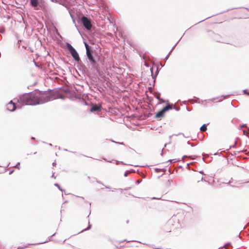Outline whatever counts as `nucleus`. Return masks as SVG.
Masks as SVG:
<instances>
[{
	"instance_id": "f257e3e1",
	"label": "nucleus",
	"mask_w": 249,
	"mask_h": 249,
	"mask_svg": "<svg viewBox=\"0 0 249 249\" xmlns=\"http://www.w3.org/2000/svg\"><path fill=\"white\" fill-rule=\"evenodd\" d=\"M53 99L51 94H37L36 91H32L20 95L17 102L22 105L35 106L47 103Z\"/></svg>"
},
{
	"instance_id": "f03ea898",
	"label": "nucleus",
	"mask_w": 249,
	"mask_h": 249,
	"mask_svg": "<svg viewBox=\"0 0 249 249\" xmlns=\"http://www.w3.org/2000/svg\"><path fill=\"white\" fill-rule=\"evenodd\" d=\"M86 55L90 63L92 69L94 71H99V66L98 61H100V56L94 54L93 51L89 50H87Z\"/></svg>"
},
{
	"instance_id": "7ed1b4c3",
	"label": "nucleus",
	"mask_w": 249,
	"mask_h": 249,
	"mask_svg": "<svg viewBox=\"0 0 249 249\" xmlns=\"http://www.w3.org/2000/svg\"><path fill=\"white\" fill-rule=\"evenodd\" d=\"M65 45L74 60L78 63H82L79 54L76 49L68 42H66Z\"/></svg>"
},
{
	"instance_id": "20e7f679",
	"label": "nucleus",
	"mask_w": 249,
	"mask_h": 249,
	"mask_svg": "<svg viewBox=\"0 0 249 249\" xmlns=\"http://www.w3.org/2000/svg\"><path fill=\"white\" fill-rule=\"evenodd\" d=\"M77 21L78 23H82L87 30H90L91 29L92 25L89 18L82 15L78 17Z\"/></svg>"
},
{
	"instance_id": "39448f33",
	"label": "nucleus",
	"mask_w": 249,
	"mask_h": 249,
	"mask_svg": "<svg viewBox=\"0 0 249 249\" xmlns=\"http://www.w3.org/2000/svg\"><path fill=\"white\" fill-rule=\"evenodd\" d=\"M173 109V107L169 104H167L160 111H158L155 115V118H160L164 116L165 113L169 110L170 109Z\"/></svg>"
},
{
	"instance_id": "423d86ee",
	"label": "nucleus",
	"mask_w": 249,
	"mask_h": 249,
	"mask_svg": "<svg viewBox=\"0 0 249 249\" xmlns=\"http://www.w3.org/2000/svg\"><path fill=\"white\" fill-rule=\"evenodd\" d=\"M16 108V104L12 100L7 105V109L10 111H14Z\"/></svg>"
},
{
	"instance_id": "0eeeda50",
	"label": "nucleus",
	"mask_w": 249,
	"mask_h": 249,
	"mask_svg": "<svg viewBox=\"0 0 249 249\" xmlns=\"http://www.w3.org/2000/svg\"><path fill=\"white\" fill-rule=\"evenodd\" d=\"M102 109V106L101 105H93L91 106L89 111L91 112H95V111H100Z\"/></svg>"
},
{
	"instance_id": "6e6552de",
	"label": "nucleus",
	"mask_w": 249,
	"mask_h": 249,
	"mask_svg": "<svg viewBox=\"0 0 249 249\" xmlns=\"http://www.w3.org/2000/svg\"><path fill=\"white\" fill-rule=\"evenodd\" d=\"M150 71L151 73L152 78L155 81L159 72L158 67H156V71L155 74L153 73V67L150 68Z\"/></svg>"
},
{
	"instance_id": "1a4fd4ad",
	"label": "nucleus",
	"mask_w": 249,
	"mask_h": 249,
	"mask_svg": "<svg viewBox=\"0 0 249 249\" xmlns=\"http://www.w3.org/2000/svg\"><path fill=\"white\" fill-rule=\"evenodd\" d=\"M30 5L31 6L36 8L39 5V1L38 0H29ZM35 9H36L35 8Z\"/></svg>"
},
{
	"instance_id": "9d476101",
	"label": "nucleus",
	"mask_w": 249,
	"mask_h": 249,
	"mask_svg": "<svg viewBox=\"0 0 249 249\" xmlns=\"http://www.w3.org/2000/svg\"><path fill=\"white\" fill-rule=\"evenodd\" d=\"M56 233H53V235H52L51 236H50L49 237V240H47L46 241H44V242H43L42 243H38V244H42V243H46V242H48L49 241H52V237L54 236L55 235ZM37 244H29V245H37Z\"/></svg>"
},
{
	"instance_id": "9b49d317",
	"label": "nucleus",
	"mask_w": 249,
	"mask_h": 249,
	"mask_svg": "<svg viewBox=\"0 0 249 249\" xmlns=\"http://www.w3.org/2000/svg\"><path fill=\"white\" fill-rule=\"evenodd\" d=\"M160 92L156 93L155 95V97L160 101H162V102H164L163 99L160 97Z\"/></svg>"
},
{
	"instance_id": "f8f14e48",
	"label": "nucleus",
	"mask_w": 249,
	"mask_h": 249,
	"mask_svg": "<svg viewBox=\"0 0 249 249\" xmlns=\"http://www.w3.org/2000/svg\"><path fill=\"white\" fill-rule=\"evenodd\" d=\"M211 32L213 33V34L214 35V36L213 37V39L215 40L216 42H221V41L218 39V38L219 37V35L215 34L213 32Z\"/></svg>"
},
{
	"instance_id": "ddd939ff",
	"label": "nucleus",
	"mask_w": 249,
	"mask_h": 249,
	"mask_svg": "<svg viewBox=\"0 0 249 249\" xmlns=\"http://www.w3.org/2000/svg\"><path fill=\"white\" fill-rule=\"evenodd\" d=\"M207 129V128L206 124H203L200 128V130L202 132H205Z\"/></svg>"
},
{
	"instance_id": "4468645a",
	"label": "nucleus",
	"mask_w": 249,
	"mask_h": 249,
	"mask_svg": "<svg viewBox=\"0 0 249 249\" xmlns=\"http://www.w3.org/2000/svg\"><path fill=\"white\" fill-rule=\"evenodd\" d=\"M84 43L86 49V53H87V50L93 51V50L91 49V47L89 46L87 43L85 42Z\"/></svg>"
},
{
	"instance_id": "2eb2a0df",
	"label": "nucleus",
	"mask_w": 249,
	"mask_h": 249,
	"mask_svg": "<svg viewBox=\"0 0 249 249\" xmlns=\"http://www.w3.org/2000/svg\"><path fill=\"white\" fill-rule=\"evenodd\" d=\"M91 225L89 223V221H88V226L87 228L85 229H83V230H82L81 231V232H83V231H88V230H89L91 229ZM80 233V232H79Z\"/></svg>"
},
{
	"instance_id": "dca6fc26",
	"label": "nucleus",
	"mask_w": 249,
	"mask_h": 249,
	"mask_svg": "<svg viewBox=\"0 0 249 249\" xmlns=\"http://www.w3.org/2000/svg\"><path fill=\"white\" fill-rule=\"evenodd\" d=\"M179 161V160H177L176 159H172V160H169L167 162H169L170 163H175V162H177L178 161Z\"/></svg>"
},
{
	"instance_id": "f3484780",
	"label": "nucleus",
	"mask_w": 249,
	"mask_h": 249,
	"mask_svg": "<svg viewBox=\"0 0 249 249\" xmlns=\"http://www.w3.org/2000/svg\"><path fill=\"white\" fill-rule=\"evenodd\" d=\"M237 144V141H235L234 143L229 147V149H226V151H228L229 149H231V148H235L236 146V145Z\"/></svg>"
},
{
	"instance_id": "a211bd4d",
	"label": "nucleus",
	"mask_w": 249,
	"mask_h": 249,
	"mask_svg": "<svg viewBox=\"0 0 249 249\" xmlns=\"http://www.w3.org/2000/svg\"><path fill=\"white\" fill-rule=\"evenodd\" d=\"M5 32V27L3 26H1L0 27V33L3 34Z\"/></svg>"
},
{
	"instance_id": "6ab92c4d",
	"label": "nucleus",
	"mask_w": 249,
	"mask_h": 249,
	"mask_svg": "<svg viewBox=\"0 0 249 249\" xmlns=\"http://www.w3.org/2000/svg\"><path fill=\"white\" fill-rule=\"evenodd\" d=\"M71 17L72 19V21L75 24V26L76 27V28L77 29H78V27H77V26L76 25V23H75V18H74V16H73L71 14Z\"/></svg>"
},
{
	"instance_id": "aec40b11",
	"label": "nucleus",
	"mask_w": 249,
	"mask_h": 249,
	"mask_svg": "<svg viewBox=\"0 0 249 249\" xmlns=\"http://www.w3.org/2000/svg\"><path fill=\"white\" fill-rule=\"evenodd\" d=\"M54 186L57 187L58 188V189L59 190H60L61 191H62V192L63 191V190L61 188V187L60 186V185L58 183H55L54 184Z\"/></svg>"
},
{
	"instance_id": "412c9836",
	"label": "nucleus",
	"mask_w": 249,
	"mask_h": 249,
	"mask_svg": "<svg viewBox=\"0 0 249 249\" xmlns=\"http://www.w3.org/2000/svg\"><path fill=\"white\" fill-rule=\"evenodd\" d=\"M181 39V37L179 39V40L175 44V45L172 48L171 50H170V52H172V51L175 49L177 45L178 44V42Z\"/></svg>"
},
{
	"instance_id": "4be33fe9",
	"label": "nucleus",
	"mask_w": 249,
	"mask_h": 249,
	"mask_svg": "<svg viewBox=\"0 0 249 249\" xmlns=\"http://www.w3.org/2000/svg\"><path fill=\"white\" fill-rule=\"evenodd\" d=\"M220 98V97H217L216 98H211V99H210L209 100H205L204 101H214L215 99H219Z\"/></svg>"
},
{
	"instance_id": "5701e85b",
	"label": "nucleus",
	"mask_w": 249,
	"mask_h": 249,
	"mask_svg": "<svg viewBox=\"0 0 249 249\" xmlns=\"http://www.w3.org/2000/svg\"><path fill=\"white\" fill-rule=\"evenodd\" d=\"M243 92L245 94H247L249 96V91L248 90V89H245L243 90Z\"/></svg>"
},
{
	"instance_id": "b1692460",
	"label": "nucleus",
	"mask_w": 249,
	"mask_h": 249,
	"mask_svg": "<svg viewBox=\"0 0 249 249\" xmlns=\"http://www.w3.org/2000/svg\"><path fill=\"white\" fill-rule=\"evenodd\" d=\"M81 103H82V104L84 105H86V106L89 105V103H88L87 102L84 101V100L82 101Z\"/></svg>"
},
{
	"instance_id": "393cba45",
	"label": "nucleus",
	"mask_w": 249,
	"mask_h": 249,
	"mask_svg": "<svg viewBox=\"0 0 249 249\" xmlns=\"http://www.w3.org/2000/svg\"><path fill=\"white\" fill-rule=\"evenodd\" d=\"M231 95H233V94H227V95H221L219 97H220H220L227 98V97H228V96H229Z\"/></svg>"
},
{
	"instance_id": "a878e982",
	"label": "nucleus",
	"mask_w": 249,
	"mask_h": 249,
	"mask_svg": "<svg viewBox=\"0 0 249 249\" xmlns=\"http://www.w3.org/2000/svg\"><path fill=\"white\" fill-rule=\"evenodd\" d=\"M14 167L15 168H18V169H20V162H18L17 164L15 166H14Z\"/></svg>"
},
{
	"instance_id": "bb28decb",
	"label": "nucleus",
	"mask_w": 249,
	"mask_h": 249,
	"mask_svg": "<svg viewBox=\"0 0 249 249\" xmlns=\"http://www.w3.org/2000/svg\"><path fill=\"white\" fill-rule=\"evenodd\" d=\"M239 152L240 151H233V153H231V155H232V156H235L237 154H238Z\"/></svg>"
},
{
	"instance_id": "cd10ccee",
	"label": "nucleus",
	"mask_w": 249,
	"mask_h": 249,
	"mask_svg": "<svg viewBox=\"0 0 249 249\" xmlns=\"http://www.w3.org/2000/svg\"><path fill=\"white\" fill-rule=\"evenodd\" d=\"M243 132L244 135H246L247 136H249V132L248 131H246V130H243Z\"/></svg>"
},
{
	"instance_id": "c85d7f7f",
	"label": "nucleus",
	"mask_w": 249,
	"mask_h": 249,
	"mask_svg": "<svg viewBox=\"0 0 249 249\" xmlns=\"http://www.w3.org/2000/svg\"><path fill=\"white\" fill-rule=\"evenodd\" d=\"M129 174H130V173H129L128 171V170H126V171L124 172V176L126 177H127V175H128Z\"/></svg>"
},
{
	"instance_id": "c756f323",
	"label": "nucleus",
	"mask_w": 249,
	"mask_h": 249,
	"mask_svg": "<svg viewBox=\"0 0 249 249\" xmlns=\"http://www.w3.org/2000/svg\"><path fill=\"white\" fill-rule=\"evenodd\" d=\"M112 142H115V143L121 144V145H124V142H116L114 141H112Z\"/></svg>"
},
{
	"instance_id": "7c9ffc66",
	"label": "nucleus",
	"mask_w": 249,
	"mask_h": 249,
	"mask_svg": "<svg viewBox=\"0 0 249 249\" xmlns=\"http://www.w3.org/2000/svg\"><path fill=\"white\" fill-rule=\"evenodd\" d=\"M187 144L190 145L192 147L195 146V144L193 143H191L189 141L187 142Z\"/></svg>"
},
{
	"instance_id": "2f4dec72",
	"label": "nucleus",
	"mask_w": 249,
	"mask_h": 249,
	"mask_svg": "<svg viewBox=\"0 0 249 249\" xmlns=\"http://www.w3.org/2000/svg\"><path fill=\"white\" fill-rule=\"evenodd\" d=\"M129 173L130 174V173H135V170L133 169H130V170H128Z\"/></svg>"
},
{
	"instance_id": "473e14b6",
	"label": "nucleus",
	"mask_w": 249,
	"mask_h": 249,
	"mask_svg": "<svg viewBox=\"0 0 249 249\" xmlns=\"http://www.w3.org/2000/svg\"><path fill=\"white\" fill-rule=\"evenodd\" d=\"M242 127H246V128H247V125L246 124H242L241 125V128H242Z\"/></svg>"
},
{
	"instance_id": "72a5a7b5",
	"label": "nucleus",
	"mask_w": 249,
	"mask_h": 249,
	"mask_svg": "<svg viewBox=\"0 0 249 249\" xmlns=\"http://www.w3.org/2000/svg\"><path fill=\"white\" fill-rule=\"evenodd\" d=\"M222 154V152H216V153H215L214 155H218L219 156H221Z\"/></svg>"
},
{
	"instance_id": "f704fd0d",
	"label": "nucleus",
	"mask_w": 249,
	"mask_h": 249,
	"mask_svg": "<svg viewBox=\"0 0 249 249\" xmlns=\"http://www.w3.org/2000/svg\"><path fill=\"white\" fill-rule=\"evenodd\" d=\"M142 182V180L141 179H138L136 182V183L137 184H140L141 182Z\"/></svg>"
},
{
	"instance_id": "c9c22d12",
	"label": "nucleus",
	"mask_w": 249,
	"mask_h": 249,
	"mask_svg": "<svg viewBox=\"0 0 249 249\" xmlns=\"http://www.w3.org/2000/svg\"><path fill=\"white\" fill-rule=\"evenodd\" d=\"M155 171L157 172V173H159L160 172V169H159V168H155Z\"/></svg>"
},
{
	"instance_id": "e433bc0d",
	"label": "nucleus",
	"mask_w": 249,
	"mask_h": 249,
	"mask_svg": "<svg viewBox=\"0 0 249 249\" xmlns=\"http://www.w3.org/2000/svg\"><path fill=\"white\" fill-rule=\"evenodd\" d=\"M103 160H105L106 162H112V160H108L107 159H106L105 158H104Z\"/></svg>"
},
{
	"instance_id": "4c0bfd02",
	"label": "nucleus",
	"mask_w": 249,
	"mask_h": 249,
	"mask_svg": "<svg viewBox=\"0 0 249 249\" xmlns=\"http://www.w3.org/2000/svg\"><path fill=\"white\" fill-rule=\"evenodd\" d=\"M116 163L117 164H118L119 163H121V164H125L123 161H116Z\"/></svg>"
},
{
	"instance_id": "58836bf2",
	"label": "nucleus",
	"mask_w": 249,
	"mask_h": 249,
	"mask_svg": "<svg viewBox=\"0 0 249 249\" xmlns=\"http://www.w3.org/2000/svg\"><path fill=\"white\" fill-rule=\"evenodd\" d=\"M171 52H169V53H168V54L166 56L165 58V59L167 60L168 59V58L169 57V55L170 54Z\"/></svg>"
},
{
	"instance_id": "ea45409f",
	"label": "nucleus",
	"mask_w": 249,
	"mask_h": 249,
	"mask_svg": "<svg viewBox=\"0 0 249 249\" xmlns=\"http://www.w3.org/2000/svg\"><path fill=\"white\" fill-rule=\"evenodd\" d=\"M52 2H54V3H58V0H50Z\"/></svg>"
},
{
	"instance_id": "a19ab883",
	"label": "nucleus",
	"mask_w": 249,
	"mask_h": 249,
	"mask_svg": "<svg viewBox=\"0 0 249 249\" xmlns=\"http://www.w3.org/2000/svg\"><path fill=\"white\" fill-rule=\"evenodd\" d=\"M174 108L175 109V110H176V111H178V110H180V107H175Z\"/></svg>"
},
{
	"instance_id": "79ce46f5",
	"label": "nucleus",
	"mask_w": 249,
	"mask_h": 249,
	"mask_svg": "<svg viewBox=\"0 0 249 249\" xmlns=\"http://www.w3.org/2000/svg\"><path fill=\"white\" fill-rule=\"evenodd\" d=\"M166 170L164 168L160 169V171H162L163 172H165Z\"/></svg>"
},
{
	"instance_id": "37998d69",
	"label": "nucleus",
	"mask_w": 249,
	"mask_h": 249,
	"mask_svg": "<svg viewBox=\"0 0 249 249\" xmlns=\"http://www.w3.org/2000/svg\"><path fill=\"white\" fill-rule=\"evenodd\" d=\"M232 182V178H231V180L229 181V182L226 183V184H230Z\"/></svg>"
},
{
	"instance_id": "c03bdc74",
	"label": "nucleus",
	"mask_w": 249,
	"mask_h": 249,
	"mask_svg": "<svg viewBox=\"0 0 249 249\" xmlns=\"http://www.w3.org/2000/svg\"><path fill=\"white\" fill-rule=\"evenodd\" d=\"M14 171V170H11V171L9 172V175H11V174L13 173Z\"/></svg>"
},
{
	"instance_id": "a18cd8bd",
	"label": "nucleus",
	"mask_w": 249,
	"mask_h": 249,
	"mask_svg": "<svg viewBox=\"0 0 249 249\" xmlns=\"http://www.w3.org/2000/svg\"><path fill=\"white\" fill-rule=\"evenodd\" d=\"M201 181H207L203 177L201 178Z\"/></svg>"
},
{
	"instance_id": "49530a36",
	"label": "nucleus",
	"mask_w": 249,
	"mask_h": 249,
	"mask_svg": "<svg viewBox=\"0 0 249 249\" xmlns=\"http://www.w3.org/2000/svg\"><path fill=\"white\" fill-rule=\"evenodd\" d=\"M186 109L188 111H190L191 110V109L188 107H186Z\"/></svg>"
},
{
	"instance_id": "de8ad7c7",
	"label": "nucleus",
	"mask_w": 249,
	"mask_h": 249,
	"mask_svg": "<svg viewBox=\"0 0 249 249\" xmlns=\"http://www.w3.org/2000/svg\"><path fill=\"white\" fill-rule=\"evenodd\" d=\"M97 183H99V184H102V185H104V184H103V183H102L101 181H97Z\"/></svg>"
},
{
	"instance_id": "09e8293b",
	"label": "nucleus",
	"mask_w": 249,
	"mask_h": 249,
	"mask_svg": "<svg viewBox=\"0 0 249 249\" xmlns=\"http://www.w3.org/2000/svg\"><path fill=\"white\" fill-rule=\"evenodd\" d=\"M56 164V162H53V163H52V165L54 166H55Z\"/></svg>"
},
{
	"instance_id": "8fccbe9b",
	"label": "nucleus",
	"mask_w": 249,
	"mask_h": 249,
	"mask_svg": "<svg viewBox=\"0 0 249 249\" xmlns=\"http://www.w3.org/2000/svg\"><path fill=\"white\" fill-rule=\"evenodd\" d=\"M118 190H119L121 193H122L123 191V189L120 188V189H118Z\"/></svg>"
},
{
	"instance_id": "3c124183",
	"label": "nucleus",
	"mask_w": 249,
	"mask_h": 249,
	"mask_svg": "<svg viewBox=\"0 0 249 249\" xmlns=\"http://www.w3.org/2000/svg\"><path fill=\"white\" fill-rule=\"evenodd\" d=\"M182 135L183 136H184V134H183V133H178V134L176 135V136H178V135Z\"/></svg>"
},
{
	"instance_id": "603ef678",
	"label": "nucleus",
	"mask_w": 249,
	"mask_h": 249,
	"mask_svg": "<svg viewBox=\"0 0 249 249\" xmlns=\"http://www.w3.org/2000/svg\"><path fill=\"white\" fill-rule=\"evenodd\" d=\"M159 198H156L155 197H152L151 198V199H159Z\"/></svg>"
},
{
	"instance_id": "864d4df0",
	"label": "nucleus",
	"mask_w": 249,
	"mask_h": 249,
	"mask_svg": "<svg viewBox=\"0 0 249 249\" xmlns=\"http://www.w3.org/2000/svg\"><path fill=\"white\" fill-rule=\"evenodd\" d=\"M228 245H231V243H227L225 246H228Z\"/></svg>"
},
{
	"instance_id": "5fc2aeb1",
	"label": "nucleus",
	"mask_w": 249,
	"mask_h": 249,
	"mask_svg": "<svg viewBox=\"0 0 249 249\" xmlns=\"http://www.w3.org/2000/svg\"><path fill=\"white\" fill-rule=\"evenodd\" d=\"M182 104H184V105L186 104V101H183V102H182Z\"/></svg>"
},
{
	"instance_id": "6e6d98bb",
	"label": "nucleus",
	"mask_w": 249,
	"mask_h": 249,
	"mask_svg": "<svg viewBox=\"0 0 249 249\" xmlns=\"http://www.w3.org/2000/svg\"><path fill=\"white\" fill-rule=\"evenodd\" d=\"M77 197H80L81 198H82V199L84 200V198L82 196H76Z\"/></svg>"
},
{
	"instance_id": "4d7b16f0",
	"label": "nucleus",
	"mask_w": 249,
	"mask_h": 249,
	"mask_svg": "<svg viewBox=\"0 0 249 249\" xmlns=\"http://www.w3.org/2000/svg\"><path fill=\"white\" fill-rule=\"evenodd\" d=\"M106 188H107V189H110V187L109 186H106Z\"/></svg>"
},
{
	"instance_id": "13d9d810",
	"label": "nucleus",
	"mask_w": 249,
	"mask_h": 249,
	"mask_svg": "<svg viewBox=\"0 0 249 249\" xmlns=\"http://www.w3.org/2000/svg\"><path fill=\"white\" fill-rule=\"evenodd\" d=\"M209 18V17H208V18ZM207 18H205V19H207ZM204 20H205V19H203V20H201V21H199L198 23L201 22H202V21H204Z\"/></svg>"
},
{
	"instance_id": "bf43d9fd",
	"label": "nucleus",
	"mask_w": 249,
	"mask_h": 249,
	"mask_svg": "<svg viewBox=\"0 0 249 249\" xmlns=\"http://www.w3.org/2000/svg\"><path fill=\"white\" fill-rule=\"evenodd\" d=\"M199 173H200V174H203V175L204 174V173H203V171H199Z\"/></svg>"
},
{
	"instance_id": "052dcab7",
	"label": "nucleus",
	"mask_w": 249,
	"mask_h": 249,
	"mask_svg": "<svg viewBox=\"0 0 249 249\" xmlns=\"http://www.w3.org/2000/svg\"><path fill=\"white\" fill-rule=\"evenodd\" d=\"M186 157H188V156H186V155H184V156L182 157V160H183L184 158H186Z\"/></svg>"
},
{
	"instance_id": "680f3d73",
	"label": "nucleus",
	"mask_w": 249,
	"mask_h": 249,
	"mask_svg": "<svg viewBox=\"0 0 249 249\" xmlns=\"http://www.w3.org/2000/svg\"><path fill=\"white\" fill-rule=\"evenodd\" d=\"M52 178H55V177H54V173L53 174L52 176Z\"/></svg>"
},
{
	"instance_id": "e2e57ef3",
	"label": "nucleus",
	"mask_w": 249,
	"mask_h": 249,
	"mask_svg": "<svg viewBox=\"0 0 249 249\" xmlns=\"http://www.w3.org/2000/svg\"><path fill=\"white\" fill-rule=\"evenodd\" d=\"M31 140H35V138L34 137H32Z\"/></svg>"
},
{
	"instance_id": "0e129e2a",
	"label": "nucleus",
	"mask_w": 249,
	"mask_h": 249,
	"mask_svg": "<svg viewBox=\"0 0 249 249\" xmlns=\"http://www.w3.org/2000/svg\"><path fill=\"white\" fill-rule=\"evenodd\" d=\"M129 165H131V166H138V165H133V164H129Z\"/></svg>"
},
{
	"instance_id": "69168bd1",
	"label": "nucleus",
	"mask_w": 249,
	"mask_h": 249,
	"mask_svg": "<svg viewBox=\"0 0 249 249\" xmlns=\"http://www.w3.org/2000/svg\"><path fill=\"white\" fill-rule=\"evenodd\" d=\"M64 150L65 151H68V150L67 149H64Z\"/></svg>"
},
{
	"instance_id": "338daca9",
	"label": "nucleus",
	"mask_w": 249,
	"mask_h": 249,
	"mask_svg": "<svg viewBox=\"0 0 249 249\" xmlns=\"http://www.w3.org/2000/svg\"><path fill=\"white\" fill-rule=\"evenodd\" d=\"M35 65H36V66H37V64H36V62H35Z\"/></svg>"
},
{
	"instance_id": "774afa93",
	"label": "nucleus",
	"mask_w": 249,
	"mask_h": 249,
	"mask_svg": "<svg viewBox=\"0 0 249 249\" xmlns=\"http://www.w3.org/2000/svg\"><path fill=\"white\" fill-rule=\"evenodd\" d=\"M68 202V200H66V201L64 202V203H67Z\"/></svg>"
}]
</instances>
